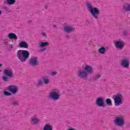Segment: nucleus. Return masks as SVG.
Returning a JSON list of instances; mask_svg holds the SVG:
<instances>
[{
    "mask_svg": "<svg viewBox=\"0 0 130 130\" xmlns=\"http://www.w3.org/2000/svg\"><path fill=\"white\" fill-rule=\"evenodd\" d=\"M93 73H94L93 67L86 64L84 67V70H80L78 71L77 76L80 79L87 80L88 79V75L89 74H93Z\"/></svg>",
    "mask_w": 130,
    "mask_h": 130,
    "instance_id": "nucleus-1",
    "label": "nucleus"
},
{
    "mask_svg": "<svg viewBox=\"0 0 130 130\" xmlns=\"http://www.w3.org/2000/svg\"><path fill=\"white\" fill-rule=\"evenodd\" d=\"M30 53L27 50H19L17 52V57L21 62H25L29 58Z\"/></svg>",
    "mask_w": 130,
    "mask_h": 130,
    "instance_id": "nucleus-2",
    "label": "nucleus"
},
{
    "mask_svg": "<svg viewBox=\"0 0 130 130\" xmlns=\"http://www.w3.org/2000/svg\"><path fill=\"white\" fill-rule=\"evenodd\" d=\"M86 7L93 18L94 19H98V17L100 15L99 9L96 7H93V6H92L90 2L86 3Z\"/></svg>",
    "mask_w": 130,
    "mask_h": 130,
    "instance_id": "nucleus-3",
    "label": "nucleus"
},
{
    "mask_svg": "<svg viewBox=\"0 0 130 130\" xmlns=\"http://www.w3.org/2000/svg\"><path fill=\"white\" fill-rule=\"evenodd\" d=\"M124 121H125V118L122 116H119L116 117L114 120V123L117 126H119L120 127H123L124 125Z\"/></svg>",
    "mask_w": 130,
    "mask_h": 130,
    "instance_id": "nucleus-4",
    "label": "nucleus"
},
{
    "mask_svg": "<svg viewBox=\"0 0 130 130\" xmlns=\"http://www.w3.org/2000/svg\"><path fill=\"white\" fill-rule=\"evenodd\" d=\"M49 98L53 100H58L60 98V91L57 89L52 90L49 94Z\"/></svg>",
    "mask_w": 130,
    "mask_h": 130,
    "instance_id": "nucleus-5",
    "label": "nucleus"
},
{
    "mask_svg": "<svg viewBox=\"0 0 130 130\" xmlns=\"http://www.w3.org/2000/svg\"><path fill=\"white\" fill-rule=\"evenodd\" d=\"M113 97L115 106H119V105L122 104V101L121 99H122L123 96L122 94H117L116 95H113Z\"/></svg>",
    "mask_w": 130,
    "mask_h": 130,
    "instance_id": "nucleus-6",
    "label": "nucleus"
},
{
    "mask_svg": "<svg viewBox=\"0 0 130 130\" xmlns=\"http://www.w3.org/2000/svg\"><path fill=\"white\" fill-rule=\"evenodd\" d=\"M39 62L38 61V57L32 56L29 60V64L31 67L38 66Z\"/></svg>",
    "mask_w": 130,
    "mask_h": 130,
    "instance_id": "nucleus-7",
    "label": "nucleus"
},
{
    "mask_svg": "<svg viewBox=\"0 0 130 130\" xmlns=\"http://www.w3.org/2000/svg\"><path fill=\"white\" fill-rule=\"evenodd\" d=\"M95 104L100 107H103L105 108V103H104V98H98L96 99Z\"/></svg>",
    "mask_w": 130,
    "mask_h": 130,
    "instance_id": "nucleus-8",
    "label": "nucleus"
},
{
    "mask_svg": "<svg viewBox=\"0 0 130 130\" xmlns=\"http://www.w3.org/2000/svg\"><path fill=\"white\" fill-rule=\"evenodd\" d=\"M115 47L117 49L121 50V49L124 47V42L121 40L116 41L115 43Z\"/></svg>",
    "mask_w": 130,
    "mask_h": 130,
    "instance_id": "nucleus-9",
    "label": "nucleus"
},
{
    "mask_svg": "<svg viewBox=\"0 0 130 130\" xmlns=\"http://www.w3.org/2000/svg\"><path fill=\"white\" fill-rule=\"evenodd\" d=\"M120 64L123 68L125 69H127L129 67V61L127 59H122L121 60Z\"/></svg>",
    "mask_w": 130,
    "mask_h": 130,
    "instance_id": "nucleus-10",
    "label": "nucleus"
},
{
    "mask_svg": "<svg viewBox=\"0 0 130 130\" xmlns=\"http://www.w3.org/2000/svg\"><path fill=\"white\" fill-rule=\"evenodd\" d=\"M7 90L12 92L13 94H16L18 92V87L15 85H10L8 87Z\"/></svg>",
    "mask_w": 130,
    "mask_h": 130,
    "instance_id": "nucleus-11",
    "label": "nucleus"
},
{
    "mask_svg": "<svg viewBox=\"0 0 130 130\" xmlns=\"http://www.w3.org/2000/svg\"><path fill=\"white\" fill-rule=\"evenodd\" d=\"M64 31L66 33H72L75 31V28L72 26L67 25L64 27Z\"/></svg>",
    "mask_w": 130,
    "mask_h": 130,
    "instance_id": "nucleus-12",
    "label": "nucleus"
},
{
    "mask_svg": "<svg viewBox=\"0 0 130 130\" xmlns=\"http://www.w3.org/2000/svg\"><path fill=\"white\" fill-rule=\"evenodd\" d=\"M3 73L5 75V76H7V77H9V78H12L14 75V73H13V70H4Z\"/></svg>",
    "mask_w": 130,
    "mask_h": 130,
    "instance_id": "nucleus-13",
    "label": "nucleus"
},
{
    "mask_svg": "<svg viewBox=\"0 0 130 130\" xmlns=\"http://www.w3.org/2000/svg\"><path fill=\"white\" fill-rule=\"evenodd\" d=\"M39 119H38L36 117H32L30 120V123L31 124H33V125H36L39 123Z\"/></svg>",
    "mask_w": 130,
    "mask_h": 130,
    "instance_id": "nucleus-14",
    "label": "nucleus"
},
{
    "mask_svg": "<svg viewBox=\"0 0 130 130\" xmlns=\"http://www.w3.org/2000/svg\"><path fill=\"white\" fill-rule=\"evenodd\" d=\"M19 47H21V48H28V47H29L28 43L25 41L20 42L19 44Z\"/></svg>",
    "mask_w": 130,
    "mask_h": 130,
    "instance_id": "nucleus-15",
    "label": "nucleus"
},
{
    "mask_svg": "<svg viewBox=\"0 0 130 130\" xmlns=\"http://www.w3.org/2000/svg\"><path fill=\"white\" fill-rule=\"evenodd\" d=\"M123 9L125 12H130V4L126 3L123 6Z\"/></svg>",
    "mask_w": 130,
    "mask_h": 130,
    "instance_id": "nucleus-16",
    "label": "nucleus"
},
{
    "mask_svg": "<svg viewBox=\"0 0 130 130\" xmlns=\"http://www.w3.org/2000/svg\"><path fill=\"white\" fill-rule=\"evenodd\" d=\"M8 38L9 39H18V37L17 35L14 33H10L8 36Z\"/></svg>",
    "mask_w": 130,
    "mask_h": 130,
    "instance_id": "nucleus-17",
    "label": "nucleus"
},
{
    "mask_svg": "<svg viewBox=\"0 0 130 130\" xmlns=\"http://www.w3.org/2000/svg\"><path fill=\"white\" fill-rule=\"evenodd\" d=\"M42 80L44 81V83L45 85H48L49 84V79H48V77L45 76L42 78Z\"/></svg>",
    "mask_w": 130,
    "mask_h": 130,
    "instance_id": "nucleus-18",
    "label": "nucleus"
},
{
    "mask_svg": "<svg viewBox=\"0 0 130 130\" xmlns=\"http://www.w3.org/2000/svg\"><path fill=\"white\" fill-rule=\"evenodd\" d=\"M49 45V43L48 42H41L40 44L39 45L40 47H44V46H48Z\"/></svg>",
    "mask_w": 130,
    "mask_h": 130,
    "instance_id": "nucleus-19",
    "label": "nucleus"
},
{
    "mask_svg": "<svg viewBox=\"0 0 130 130\" xmlns=\"http://www.w3.org/2000/svg\"><path fill=\"white\" fill-rule=\"evenodd\" d=\"M106 49L104 47H101L99 50V52L102 54H104L105 53Z\"/></svg>",
    "mask_w": 130,
    "mask_h": 130,
    "instance_id": "nucleus-20",
    "label": "nucleus"
},
{
    "mask_svg": "<svg viewBox=\"0 0 130 130\" xmlns=\"http://www.w3.org/2000/svg\"><path fill=\"white\" fill-rule=\"evenodd\" d=\"M44 130H52V127L50 125L46 124L43 127Z\"/></svg>",
    "mask_w": 130,
    "mask_h": 130,
    "instance_id": "nucleus-21",
    "label": "nucleus"
},
{
    "mask_svg": "<svg viewBox=\"0 0 130 130\" xmlns=\"http://www.w3.org/2000/svg\"><path fill=\"white\" fill-rule=\"evenodd\" d=\"M101 77V75L97 74L92 78L93 81H98V79Z\"/></svg>",
    "mask_w": 130,
    "mask_h": 130,
    "instance_id": "nucleus-22",
    "label": "nucleus"
},
{
    "mask_svg": "<svg viewBox=\"0 0 130 130\" xmlns=\"http://www.w3.org/2000/svg\"><path fill=\"white\" fill-rule=\"evenodd\" d=\"M106 103L110 106H112V103L111 102V100L110 99H107L106 100Z\"/></svg>",
    "mask_w": 130,
    "mask_h": 130,
    "instance_id": "nucleus-23",
    "label": "nucleus"
},
{
    "mask_svg": "<svg viewBox=\"0 0 130 130\" xmlns=\"http://www.w3.org/2000/svg\"><path fill=\"white\" fill-rule=\"evenodd\" d=\"M16 3V0H7V4L8 5H14Z\"/></svg>",
    "mask_w": 130,
    "mask_h": 130,
    "instance_id": "nucleus-24",
    "label": "nucleus"
},
{
    "mask_svg": "<svg viewBox=\"0 0 130 130\" xmlns=\"http://www.w3.org/2000/svg\"><path fill=\"white\" fill-rule=\"evenodd\" d=\"M2 79L4 82H9L10 81V78L7 76H3L2 77Z\"/></svg>",
    "mask_w": 130,
    "mask_h": 130,
    "instance_id": "nucleus-25",
    "label": "nucleus"
},
{
    "mask_svg": "<svg viewBox=\"0 0 130 130\" xmlns=\"http://www.w3.org/2000/svg\"><path fill=\"white\" fill-rule=\"evenodd\" d=\"M19 101H14L13 102V106H19Z\"/></svg>",
    "mask_w": 130,
    "mask_h": 130,
    "instance_id": "nucleus-26",
    "label": "nucleus"
},
{
    "mask_svg": "<svg viewBox=\"0 0 130 130\" xmlns=\"http://www.w3.org/2000/svg\"><path fill=\"white\" fill-rule=\"evenodd\" d=\"M4 94L5 96H11V95H12V93H10V92H9V91H5L4 92Z\"/></svg>",
    "mask_w": 130,
    "mask_h": 130,
    "instance_id": "nucleus-27",
    "label": "nucleus"
},
{
    "mask_svg": "<svg viewBox=\"0 0 130 130\" xmlns=\"http://www.w3.org/2000/svg\"><path fill=\"white\" fill-rule=\"evenodd\" d=\"M42 84H43V83L42 82V80H40L38 81V86H41V85H42Z\"/></svg>",
    "mask_w": 130,
    "mask_h": 130,
    "instance_id": "nucleus-28",
    "label": "nucleus"
},
{
    "mask_svg": "<svg viewBox=\"0 0 130 130\" xmlns=\"http://www.w3.org/2000/svg\"><path fill=\"white\" fill-rule=\"evenodd\" d=\"M51 76H55V75H57V72L54 71L50 73Z\"/></svg>",
    "mask_w": 130,
    "mask_h": 130,
    "instance_id": "nucleus-29",
    "label": "nucleus"
},
{
    "mask_svg": "<svg viewBox=\"0 0 130 130\" xmlns=\"http://www.w3.org/2000/svg\"><path fill=\"white\" fill-rule=\"evenodd\" d=\"M46 49H47V48H44L42 49H40L39 50V52H44V51H45V50H46Z\"/></svg>",
    "mask_w": 130,
    "mask_h": 130,
    "instance_id": "nucleus-30",
    "label": "nucleus"
},
{
    "mask_svg": "<svg viewBox=\"0 0 130 130\" xmlns=\"http://www.w3.org/2000/svg\"><path fill=\"white\" fill-rule=\"evenodd\" d=\"M4 9L5 11H8V7H5L4 8Z\"/></svg>",
    "mask_w": 130,
    "mask_h": 130,
    "instance_id": "nucleus-31",
    "label": "nucleus"
},
{
    "mask_svg": "<svg viewBox=\"0 0 130 130\" xmlns=\"http://www.w3.org/2000/svg\"><path fill=\"white\" fill-rule=\"evenodd\" d=\"M42 36H46V34H45V32H42Z\"/></svg>",
    "mask_w": 130,
    "mask_h": 130,
    "instance_id": "nucleus-32",
    "label": "nucleus"
},
{
    "mask_svg": "<svg viewBox=\"0 0 130 130\" xmlns=\"http://www.w3.org/2000/svg\"><path fill=\"white\" fill-rule=\"evenodd\" d=\"M68 130H78V129L74 128H71L69 129Z\"/></svg>",
    "mask_w": 130,
    "mask_h": 130,
    "instance_id": "nucleus-33",
    "label": "nucleus"
},
{
    "mask_svg": "<svg viewBox=\"0 0 130 130\" xmlns=\"http://www.w3.org/2000/svg\"><path fill=\"white\" fill-rule=\"evenodd\" d=\"M123 34H124V35H126V34H127L126 31H123Z\"/></svg>",
    "mask_w": 130,
    "mask_h": 130,
    "instance_id": "nucleus-34",
    "label": "nucleus"
},
{
    "mask_svg": "<svg viewBox=\"0 0 130 130\" xmlns=\"http://www.w3.org/2000/svg\"><path fill=\"white\" fill-rule=\"evenodd\" d=\"M66 38H68V39H69V38H70V36H66Z\"/></svg>",
    "mask_w": 130,
    "mask_h": 130,
    "instance_id": "nucleus-35",
    "label": "nucleus"
},
{
    "mask_svg": "<svg viewBox=\"0 0 130 130\" xmlns=\"http://www.w3.org/2000/svg\"><path fill=\"white\" fill-rule=\"evenodd\" d=\"M10 48H14V47L13 46H11Z\"/></svg>",
    "mask_w": 130,
    "mask_h": 130,
    "instance_id": "nucleus-36",
    "label": "nucleus"
},
{
    "mask_svg": "<svg viewBox=\"0 0 130 130\" xmlns=\"http://www.w3.org/2000/svg\"><path fill=\"white\" fill-rule=\"evenodd\" d=\"M0 67H3V64L0 63Z\"/></svg>",
    "mask_w": 130,
    "mask_h": 130,
    "instance_id": "nucleus-37",
    "label": "nucleus"
},
{
    "mask_svg": "<svg viewBox=\"0 0 130 130\" xmlns=\"http://www.w3.org/2000/svg\"><path fill=\"white\" fill-rule=\"evenodd\" d=\"M2 14V11L0 10V15Z\"/></svg>",
    "mask_w": 130,
    "mask_h": 130,
    "instance_id": "nucleus-38",
    "label": "nucleus"
},
{
    "mask_svg": "<svg viewBox=\"0 0 130 130\" xmlns=\"http://www.w3.org/2000/svg\"><path fill=\"white\" fill-rule=\"evenodd\" d=\"M1 72H2V70H0V73H1Z\"/></svg>",
    "mask_w": 130,
    "mask_h": 130,
    "instance_id": "nucleus-39",
    "label": "nucleus"
},
{
    "mask_svg": "<svg viewBox=\"0 0 130 130\" xmlns=\"http://www.w3.org/2000/svg\"><path fill=\"white\" fill-rule=\"evenodd\" d=\"M129 76H130V74H129Z\"/></svg>",
    "mask_w": 130,
    "mask_h": 130,
    "instance_id": "nucleus-40",
    "label": "nucleus"
}]
</instances>
